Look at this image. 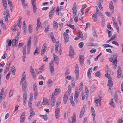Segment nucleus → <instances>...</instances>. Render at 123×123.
I'll return each mask as SVG.
<instances>
[{"mask_svg": "<svg viewBox=\"0 0 123 123\" xmlns=\"http://www.w3.org/2000/svg\"><path fill=\"white\" fill-rule=\"evenodd\" d=\"M40 116L45 121H46L48 119V117L47 115H40Z\"/></svg>", "mask_w": 123, "mask_h": 123, "instance_id": "obj_31", "label": "nucleus"}, {"mask_svg": "<svg viewBox=\"0 0 123 123\" xmlns=\"http://www.w3.org/2000/svg\"><path fill=\"white\" fill-rule=\"evenodd\" d=\"M59 45V42H58L55 46V53H57L58 52V47Z\"/></svg>", "mask_w": 123, "mask_h": 123, "instance_id": "obj_28", "label": "nucleus"}, {"mask_svg": "<svg viewBox=\"0 0 123 123\" xmlns=\"http://www.w3.org/2000/svg\"><path fill=\"white\" fill-rule=\"evenodd\" d=\"M61 10V9L60 8V7L58 6L57 7L56 9V12H57V14H58L59 11Z\"/></svg>", "mask_w": 123, "mask_h": 123, "instance_id": "obj_62", "label": "nucleus"}, {"mask_svg": "<svg viewBox=\"0 0 123 123\" xmlns=\"http://www.w3.org/2000/svg\"><path fill=\"white\" fill-rule=\"evenodd\" d=\"M79 93L77 91H75L74 96V100L75 101V100H76L77 98L78 97Z\"/></svg>", "mask_w": 123, "mask_h": 123, "instance_id": "obj_32", "label": "nucleus"}, {"mask_svg": "<svg viewBox=\"0 0 123 123\" xmlns=\"http://www.w3.org/2000/svg\"><path fill=\"white\" fill-rule=\"evenodd\" d=\"M17 40L16 39H14L12 40V46L14 47H17L18 44H16Z\"/></svg>", "mask_w": 123, "mask_h": 123, "instance_id": "obj_18", "label": "nucleus"}, {"mask_svg": "<svg viewBox=\"0 0 123 123\" xmlns=\"http://www.w3.org/2000/svg\"><path fill=\"white\" fill-rule=\"evenodd\" d=\"M61 101L60 100V99H59L57 101L56 105L57 107L60 104Z\"/></svg>", "mask_w": 123, "mask_h": 123, "instance_id": "obj_43", "label": "nucleus"}, {"mask_svg": "<svg viewBox=\"0 0 123 123\" xmlns=\"http://www.w3.org/2000/svg\"><path fill=\"white\" fill-rule=\"evenodd\" d=\"M84 43L82 42H80L79 44V46L80 48L82 47Z\"/></svg>", "mask_w": 123, "mask_h": 123, "instance_id": "obj_48", "label": "nucleus"}, {"mask_svg": "<svg viewBox=\"0 0 123 123\" xmlns=\"http://www.w3.org/2000/svg\"><path fill=\"white\" fill-rule=\"evenodd\" d=\"M84 114V112L83 111H81L80 113V115L79 116V117L80 118H81L82 117L83 114Z\"/></svg>", "mask_w": 123, "mask_h": 123, "instance_id": "obj_49", "label": "nucleus"}, {"mask_svg": "<svg viewBox=\"0 0 123 123\" xmlns=\"http://www.w3.org/2000/svg\"><path fill=\"white\" fill-rule=\"evenodd\" d=\"M48 86H51L52 84V81L50 79L48 80Z\"/></svg>", "mask_w": 123, "mask_h": 123, "instance_id": "obj_29", "label": "nucleus"}, {"mask_svg": "<svg viewBox=\"0 0 123 123\" xmlns=\"http://www.w3.org/2000/svg\"><path fill=\"white\" fill-rule=\"evenodd\" d=\"M111 26L110 25V23H108L107 25V28L110 29H112L113 30V28L112 27H111Z\"/></svg>", "mask_w": 123, "mask_h": 123, "instance_id": "obj_52", "label": "nucleus"}, {"mask_svg": "<svg viewBox=\"0 0 123 123\" xmlns=\"http://www.w3.org/2000/svg\"><path fill=\"white\" fill-rule=\"evenodd\" d=\"M68 112L67 111L65 112L64 114V119H66L68 117Z\"/></svg>", "mask_w": 123, "mask_h": 123, "instance_id": "obj_47", "label": "nucleus"}, {"mask_svg": "<svg viewBox=\"0 0 123 123\" xmlns=\"http://www.w3.org/2000/svg\"><path fill=\"white\" fill-rule=\"evenodd\" d=\"M35 1H34L33 0L32 1V6L33 8V12L34 13H36V11L37 10V7L36 6L35 4L34 3H35Z\"/></svg>", "mask_w": 123, "mask_h": 123, "instance_id": "obj_14", "label": "nucleus"}, {"mask_svg": "<svg viewBox=\"0 0 123 123\" xmlns=\"http://www.w3.org/2000/svg\"><path fill=\"white\" fill-rule=\"evenodd\" d=\"M54 25H53V28L55 29H57L58 28V24L57 23L55 20L53 21Z\"/></svg>", "mask_w": 123, "mask_h": 123, "instance_id": "obj_22", "label": "nucleus"}, {"mask_svg": "<svg viewBox=\"0 0 123 123\" xmlns=\"http://www.w3.org/2000/svg\"><path fill=\"white\" fill-rule=\"evenodd\" d=\"M50 72L51 73H52L53 72L54 70V66H51L50 68Z\"/></svg>", "mask_w": 123, "mask_h": 123, "instance_id": "obj_41", "label": "nucleus"}, {"mask_svg": "<svg viewBox=\"0 0 123 123\" xmlns=\"http://www.w3.org/2000/svg\"><path fill=\"white\" fill-rule=\"evenodd\" d=\"M101 74V72L100 71H98L96 73H95V76H97L99 77H100V75Z\"/></svg>", "mask_w": 123, "mask_h": 123, "instance_id": "obj_30", "label": "nucleus"}, {"mask_svg": "<svg viewBox=\"0 0 123 123\" xmlns=\"http://www.w3.org/2000/svg\"><path fill=\"white\" fill-rule=\"evenodd\" d=\"M55 7H54L50 11L49 13V17H52V16L53 15L55 12Z\"/></svg>", "mask_w": 123, "mask_h": 123, "instance_id": "obj_21", "label": "nucleus"}, {"mask_svg": "<svg viewBox=\"0 0 123 123\" xmlns=\"http://www.w3.org/2000/svg\"><path fill=\"white\" fill-rule=\"evenodd\" d=\"M97 14L96 13L94 14L92 16V18L94 21L96 22L97 20Z\"/></svg>", "mask_w": 123, "mask_h": 123, "instance_id": "obj_24", "label": "nucleus"}, {"mask_svg": "<svg viewBox=\"0 0 123 123\" xmlns=\"http://www.w3.org/2000/svg\"><path fill=\"white\" fill-rule=\"evenodd\" d=\"M11 71H10L8 73V74H7V75L6 78V79L7 80L9 78V76L11 73Z\"/></svg>", "mask_w": 123, "mask_h": 123, "instance_id": "obj_50", "label": "nucleus"}, {"mask_svg": "<svg viewBox=\"0 0 123 123\" xmlns=\"http://www.w3.org/2000/svg\"><path fill=\"white\" fill-rule=\"evenodd\" d=\"M50 37L51 38H52V39L53 38V39H54L55 40V39L54 37L53 33L52 32H51L50 33Z\"/></svg>", "mask_w": 123, "mask_h": 123, "instance_id": "obj_61", "label": "nucleus"}, {"mask_svg": "<svg viewBox=\"0 0 123 123\" xmlns=\"http://www.w3.org/2000/svg\"><path fill=\"white\" fill-rule=\"evenodd\" d=\"M21 18L19 20V22L18 23V26L19 27H20L21 25Z\"/></svg>", "mask_w": 123, "mask_h": 123, "instance_id": "obj_42", "label": "nucleus"}, {"mask_svg": "<svg viewBox=\"0 0 123 123\" xmlns=\"http://www.w3.org/2000/svg\"><path fill=\"white\" fill-rule=\"evenodd\" d=\"M76 121V118L74 117H73L72 123H75Z\"/></svg>", "mask_w": 123, "mask_h": 123, "instance_id": "obj_57", "label": "nucleus"}, {"mask_svg": "<svg viewBox=\"0 0 123 123\" xmlns=\"http://www.w3.org/2000/svg\"><path fill=\"white\" fill-rule=\"evenodd\" d=\"M78 36L80 38H83V34L81 32H79V35Z\"/></svg>", "mask_w": 123, "mask_h": 123, "instance_id": "obj_46", "label": "nucleus"}, {"mask_svg": "<svg viewBox=\"0 0 123 123\" xmlns=\"http://www.w3.org/2000/svg\"><path fill=\"white\" fill-rule=\"evenodd\" d=\"M79 58L80 60V64H81L82 65L84 64L83 61L84 60V58L83 55H80Z\"/></svg>", "mask_w": 123, "mask_h": 123, "instance_id": "obj_19", "label": "nucleus"}, {"mask_svg": "<svg viewBox=\"0 0 123 123\" xmlns=\"http://www.w3.org/2000/svg\"><path fill=\"white\" fill-rule=\"evenodd\" d=\"M92 69L91 68L88 69V71L87 76L88 78L90 79L91 78V72L92 71Z\"/></svg>", "mask_w": 123, "mask_h": 123, "instance_id": "obj_23", "label": "nucleus"}, {"mask_svg": "<svg viewBox=\"0 0 123 123\" xmlns=\"http://www.w3.org/2000/svg\"><path fill=\"white\" fill-rule=\"evenodd\" d=\"M14 90V89H11V90H10L9 95V97H11L12 96V95L13 94V92Z\"/></svg>", "mask_w": 123, "mask_h": 123, "instance_id": "obj_34", "label": "nucleus"}, {"mask_svg": "<svg viewBox=\"0 0 123 123\" xmlns=\"http://www.w3.org/2000/svg\"><path fill=\"white\" fill-rule=\"evenodd\" d=\"M28 29L29 32L30 33H31L32 32V29L31 28V24H29L28 26Z\"/></svg>", "mask_w": 123, "mask_h": 123, "instance_id": "obj_36", "label": "nucleus"}, {"mask_svg": "<svg viewBox=\"0 0 123 123\" xmlns=\"http://www.w3.org/2000/svg\"><path fill=\"white\" fill-rule=\"evenodd\" d=\"M108 84L107 85L108 86L109 89H111L113 85V82L111 80H109L108 81Z\"/></svg>", "mask_w": 123, "mask_h": 123, "instance_id": "obj_10", "label": "nucleus"}, {"mask_svg": "<svg viewBox=\"0 0 123 123\" xmlns=\"http://www.w3.org/2000/svg\"><path fill=\"white\" fill-rule=\"evenodd\" d=\"M107 31H108V36L109 37H110L112 36V33H111V31H109L108 30H107Z\"/></svg>", "mask_w": 123, "mask_h": 123, "instance_id": "obj_38", "label": "nucleus"}, {"mask_svg": "<svg viewBox=\"0 0 123 123\" xmlns=\"http://www.w3.org/2000/svg\"><path fill=\"white\" fill-rule=\"evenodd\" d=\"M27 86V83L26 81H24L22 86V90L24 91H25Z\"/></svg>", "mask_w": 123, "mask_h": 123, "instance_id": "obj_16", "label": "nucleus"}, {"mask_svg": "<svg viewBox=\"0 0 123 123\" xmlns=\"http://www.w3.org/2000/svg\"><path fill=\"white\" fill-rule=\"evenodd\" d=\"M69 54L70 58L72 59L74 57L75 55L74 52V49L71 45L70 46Z\"/></svg>", "mask_w": 123, "mask_h": 123, "instance_id": "obj_3", "label": "nucleus"}, {"mask_svg": "<svg viewBox=\"0 0 123 123\" xmlns=\"http://www.w3.org/2000/svg\"><path fill=\"white\" fill-rule=\"evenodd\" d=\"M110 105H111V106L114 107L115 104L113 102L110 101L109 103Z\"/></svg>", "mask_w": 123, "mask_h": 123, "instance_id": "obj_51", "label": "nucleus"}, {"mask_svg": "<svg viewBox=\"0 0 123 123\" xmlns=\"http://www.w3.org/2000/svg\"><path fill=\"white\" fill-rule=\"evenodd\" d=\"M44 66V65H43V66H42L40 68V72H43L44 70V68L43 67Z\"/></svg>", "mask_w": 123, "mask_h": 123, "instance_id": "obj_37", "label": "nucleus"}, {"mask_svg": "<svg viewBox=\"0 0 123 123\" xmlns=\"http://www.w3.org/2000/svg\"><path fill=\"white\" fill-rule=\"evenodd\" d=\"M96 51V49L94 48H93L90 51V52L91 53H94Z\"/></svg>", "mask_w": 123, "mask_h": 123, "instance_id": "obj_59", "label": "nucleus"}, {"mask_svg": "<svg viewBox=\"0 0 123 123\" xmlns=\"http://www.w3.org/2000/svg\"><path fill=\"white\" fill-rule=\"evenodd\" d=\"M30 68L31 73H33V72H34V69L31 66L30 67Z\"/></svg>", "mask_w": 123, "mask_h": 123, "instance_id": "obj_53", "label": "nucleus"}, {"mask_svg": "<svg viewBox=\"0 0 123 123\" xmlns=\"http://www.w3.org/2000/svg\"><path fill=\"white\" fill-rule=\"evenodd\" d=\"M97 88V87L95 85H93L91 86L90 87V90L91 92H93L95 89Z\"/></svg>", "mask_w": 123, "mask_h": 123, "instance_id": "obj_25", "label": "nucleus"}, {"mask_svg": "<svg viewBox=\"0 0 123 123\" xmlns=\"http://www.w3.org/2000/svg\"><path fill=\"white\" fill-rule=\"evenodd\" d=\"M106 51L107 52L111 53H112V52L111 49H106Z\"/></svg>", "mask_w": 123, "mask_h": 123, "instance_id": "obj_64", "label": "nucleus"}, {"mask_svg": "<svg viewBox=\"0 0 123 123\" xmlns=\"http://www.w3.org/2000/svg\"><path fill=\"white\" fill-rule=\"evenodd\" d=\"M112 44H115V45L117 46H119V45L118 42L116 41H113L112 42Z\"/></svg>", "mask_w": 123, "mask_h": 123, "instance_id": "obj_45", "label": "nucleus"}, {"mask_svg": "<svg viewBox=\"0 0 123 123\" xmlns=\"http://www.w3.org/2000/svg\"><path fill=\"white\" fill-rule=\"evenodd\" d=\"M7 43L8 45H6L7 49V50H9L10 49V47L11 45L12 42L11 40L8 39L7 41Z\"/></svg>", "mask_w": 123, "mask_h": 123, "instance_id": "obj_8", "label": "nucleus"}, {"mask_svg": "<svg viewBox=\"0 0 123 123\" xmlns=\"http://www.w3.org/2000/svg\"><path fill=\"white\" fill-rule=\"evenodd\" d=\"M79 68H76V69L75 71V74H79Z\"/></svg>", "mask_w": 123, "mask_h": 123, "instance_id": "obj_60", "label": "nucleus"}, {"mask_svg": "<svg viewBox=\"0 0 123 123\" xmlns=\"http://www.w3.org/2000/svg\"><path fill=\"white\" fill-rule=\"evenodd\" d=\"M55 117L56 119H58L60 117V109L59 108H56L55 109Z\"/></svg>", "mask_w": 123, "mask_h": 123, "instance_id": "obj_7", "label": "nucleus"}, {"mask_svg": "<svg viewBox=\"0 0 123 123\" xmlns=\"http://www.w3.org/2000/svg\"><path fill=\"white\" fill-rule=\"evenodd\" d=\"M34 98L36 100L37 99L38 94V89H35L34 90Z\"/></svg>", "mask_w": 123, "mask_h": 123, "instance_id": "obj_12", "label": "nucleus"}, {"mask_svg": "<svg viewBox=\"0 0 123 123\" xmlns=\"http://www.w3.org/2000/svg\"><path fill=\"white\" fill-rule=\"evenodd\" d=\"M70 94V93H68V92H66L65 95L63 98L64 103V104H66L68 99V97Z\"/></svg>", "mask_w": 123, "mask_h": 123, "instance_id": "obj_4", "label": "nucleus"}, {"mask_svg": "<svg viewBox=\"0 0 123 123\" xmlns=\"http://www.w3.org/2000/svg\"><path fill=\"white\" fill-rule=\"evenodd\" d=\"M69 27H70L73 29H74L75 28V27L74 25H71L70 24L69 25Z\"/></svg>", "mask_w": 123, "mask_h": 123, "instance_id": "obj_58", "label": "nucleus"}, {"mask_svg": "<svg viewBox=\"0 0 123 123\" xmlns=\"http://www.w3.org/2000/svg\"><path fill=\"white\" fill-rule=\"evenodd\" d=\"M64 39L65 40V43L66 44L69 41V36L66 33L64 32L63 33Z\"/></svg>", "mask_w": 123, "mask_h": 123, "instance_id": "obj_5", "label": "nucleus"}, {"mask_svg": "<svg viewBox=\"0 0 123 123\" xmlns=\"http://www.w3.org/2000/svg\"><path fill=\"white\" fill-rule=\"evenodd\" d=\"M61 91V89L59 88H56L55 90L54 95L55 96L58 94Z\"/></svg>", "mask_w": 123, "mask_h": 123, "instance_id": "obj_15", "label": "nucleus"}, {"mask_svg": "<svg viewBox=\"0 0 123 123\" xmlns=\"http://www.w3.org/2000/svg\"><path fill=\"white\" fill-rule=\"evenodd\" d=\"M46 43H45L43 46L42 49L41 51L42 52L44 53L45 52L46 49Z\"/></svg>", "mask_w": 123, "mask_h": 123, "instance_id": "obj_20", "label": "nucleus"}, {"mask_svg": "<svg viewBox=\"0 0 123 123\" xmlns=\"http://www.w3.org/2000/svg\"><path fill=\"white\" fill-rule=\"evenodd\" d=\"M117 76L118 78L121 77V75L122 73V71L121 68L120 67H118L117 70Z\"/></svg>", "mask_w": 123, "mask_h": 123, "instance_id": "obj_13", "label": "nucleus"}, {"mask_svg": "<svg viewBox=\"0 0 123 123\" xmlns=\"http://www.w3.org/2000/svg\"><path fill=\"white\" fill-rule=\"evenodd\" d=\"M72 9H76V4L75 2L74 3Z\"/></svg>", "mask_w": 123, "mask_h": 123, "instance_id": "obj_55", "label": "nucleus"}, {"mask_svg": "<svg viewBox=\"0 0 123 123\" xmlns=\"http://www.w3.org/2000/svg\"><path fill=\"white\" fill-rule=\"evenodd\" d=\"M31 37L30 36L29 37V39L27 41V51L28 54L29 53V51L30 49L31 46Z\"/></svg>", "mask_w": 123, "mask_h": 123, "instance_id": "obj_2", "label": "nucleus"}, {"mask_svg": "<svg viewBox=\"0 0 123 123\" xmlns=\"http://www.w3.org/2000/svg\"><path fill=\"white\" fill-rule=\"evenodd\" d=\"M73 94L72 93L71 94L70 97V103L71 104L72 106L73 107H74L75 106V103H74L73 100Z\"/></svg>", "mask_w": 123, "mask_h": 123, "instance_id": "obj_9", "label": "nucleus"}, {"mask_svg": "<svg viewBox=\"0 0 123 123\" xmlns=\"http://www.w3.org/2000/svg\"><path fill=\"white\" fill-rule=\"evenodd\" d=\"M3 6L5 9H6L7 6V2L6 0H2Z\"/></svg>", "mask_w": 123, "mask_h": 123, "instance_id": "obj_17", "label": "nucleus"}, {"mask_svg": "<svg viewBox=\"0 0 123 123\" xmlns=\"http://www.w3.org/2000/svg\"><path fill=\"white\" fill-rule=\"evenodd\" d=\"M73 17L76 23L78 21V16L77 14H74Z\"/></svg>", "mask_w": 123, "mask_h": 123, "instance_id": "obj_33", "label": "nucleus"}, {"mask_svg": "<svg viewBox=\"0 0 123 123\" xmlns=\"http://www.w3.org/2000/svg\"><path fill=\"white\" fill-rule=\"evenodd\" d=\"M22 5L23 6V7L24 9H25L26 6H27V4H26L25 0H21Z\"/></svg>", "mask_w": 123, "mask_h": 123, "instance_id": "obj_27", "label": "nucleus"}, {"mask_svg": "<svg viewBox=\"0 0 123 123\" xmlns=\"http://www.w3.org/2000/svg\"><path fill=\"white\" fill-rule=\"evenodd\" d=\"M19 107V106L18 105H16L15 107V109L14 110V113H15V112H16V113H17V111H18V108Z\"/></svg>", "mask_w": 123, "mask_h": 123, "instance_id": "obj_39", "label": "nucleus"}, {"mask_svg": "<svg viewBox=\"0 0 123 123\" xmlns=\"http://www.w3.org/2000/svg\"><path fill=\"white\" fill-rule=\"evenodd\" d=\"M38 54L39 53L38 50H35L34 53V55H38Z\"/></svg>", "mask_w": 123, "mask_h": 123, "instance_id": "obj_54", "label": "nucleus"}, {"mask_svg": "<svg viewBox=\"0 0 123 123\" xmlns=\"http://www.w3.org/2000/svg\"><path fill=\"white\" fill-rule=\"evenodd\" d=\"M12 62V60L11 59H10L9 60L8 64L7 65L6 68L5 69H8V70H9V68Z\"/></svg>", "mask_w": 123, "mask_h": 123, "instance_id": "obj_26", "label": "nucleus"}, {"mask_svg": "<svg viewBox=\"0 0 123 123\" xmlns=\"http://www.w3.org/2000/svg\"><path fill=\"white\" fill-rule=\"evenodd\" d=\"M85 92L86 95L87 96L89 93V90L86 87H85Z\"/></svg>", "mask_w": 123, "mask_h": 123, "instance_id": "obj_56", "label": "nucleus"}, {"mask_svg": "<svg viewBox=\"0 0 123 123\" xmlns=\"http://www.w3.org/2000/svg\"><path fill=\"white\" fill-rule=\"evenodd\" d=\"M9 12V11L7 10L6 11V16L4 17L5 20L6 21L8 20V18L10 17V15Z\"/></svg>", "mask_w": 123, "mask_h": 123, "instance_id": "obj_11", "label": "nucleus"}, {"mask_svg": "<svg viewBox=\"0 0 123 123\" xmlns=\"http://www.w3.org/2000/svg\"><path fill=\"white\" fill-rule=\"evenodd\" d=\"M117 54H116L115 55H113L112 56H111V57L109 59L110 61L111 62L113 61L112 62L113 67L114 69L116 68L117 64Z\"/></svg>", "mask_w": 123, "mask_h": 123, "instance_id": "obj_1", "label": "nucleus"}, {"mask_svg": "<svg viewBox=\"0 0 123 123\" xmlns=\"http://www.w3.org/2000/svg\"><path fill=\"white\" fill-rule=\"evenodd\" d=\"M55 95H54L53 93L51 98V103L52 106H53L55 104Z\"/></svg>", "mask_w": 123, "mask_h": 123, "instance_id": "obj_6", "label": "nucleus"}, {"mask_svg": "<svg viewBox=\"0 0 123 123\" xmlns=\"http://www.w3.org/2000/svg\"><path fill=\"white\" fill-rule=\"evenodd\" d=\"M98 7L100 10L102 9L103 8L102 6L101 3H100V2H98Z\"/></svg>", "mask_w": 123, "mask_h": 123, "instance_id": "obj_40", "label": "nucleus"}, {"mask_svg": "<svg viewBox=\"0 0 123 123\" xmlns=\"http://www.w3.org/2000/svg\"><path fill=\"white\" fill-rule=\"evenodd\" d=\"M54 60H53L51 61L49 64V65L50 66H54L53 63L54 62Z\"/></svg>", "mask_w": 123, "mask_h": 123, "instance_id": "obj_63", "label": "nucleus"}, {"mask_svg": "<svg viewBox=\"0 0 123 123\" xmlns=\"http://www.w3.org/2000/svg\"><path fill=\"white\" fill-rule=\"evenodd\" d=\"M71 87L70 85H69L68 86V91L67 92H68V93H70L69 92L71 91Z\"/></svg>", "mask_w": 123, "mask_h": 123, "instance_id": "obj_44", "label": "nucleus"}, {"mask_svg": "<svg viewBox=\"0 0 123 123\" xmlns=\"http://www.w3.org/2000/svg\"><path fill=\"white\" fill-rule=\"evenodd\" d=\"M25 117H21L20 116V121L21 123H23L25 121Z\"/></svg>", "mask_w": 123, "mask_h": 123, "instance_id": "obj_35", "label": "nucleus"}]
</instances>
